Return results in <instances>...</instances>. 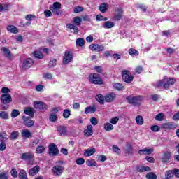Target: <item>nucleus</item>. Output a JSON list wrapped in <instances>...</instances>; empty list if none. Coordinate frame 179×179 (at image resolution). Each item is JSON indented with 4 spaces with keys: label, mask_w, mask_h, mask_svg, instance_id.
<instances>
[{
    "label": "nucleus",
    "mask_w": 179,
    "mask_h": 179,
    "mask_svg": "<svg viewBox=\"0 0 179 179\" xmlns=\"http://www.w3.org/2000/svg\"><path fill=\"white\" fill-rule=\"evenodd\" d=\"M126 101L129 104L134 106L135 107H140L143 101V97L141 95L132 96L130 95L126 98Z\"/></svg>",
    "instance_id": "nucleus-1"
},
{
    "label": "nucleus",
    "mask_w": 179,
    "mask_h": 179,
    "mask_svg": "<svg viewBox=\"0 0 179 179\" xmlns=\"http://www.w3.org/2000/svg\"><path fill=\"white\" fill-rule=\"evenodd\" d=\"M176 83V79L173 78H164L158 81L157 83V87H162V89H169L170 86H173Z\"/></svg>",
    "instance_id": "nucleus-2"
},
{
    "label": "nucleus",
    "mask_w": 179,
    "mask_h": 179,
    "mask_svg": "<svg viewBox=\"0 0 179 179\" xmlns=\"http://www.w3.org/2000/svg\"><path fill=\"white\" fill-rule=\"evenodd\" d=\"M0 100L3 110H8V107L5 106V104H10L12 103V95L10 94H2Z\"/></svg>",
    "instance_id": "nucleus-3"
},
{
    "label": "nucleus",
    "mask_w": 179,
    "mask_h": 179,
    "mask_svg": "<svg viewBox=\"0 0 179 179\" xmlns=\"http://www.w3.org/2000/svg\"><path fill=\"white\" fill-rule=\"evenodd\" d=\"M89 80L94 85H103L104 83V81H103V79L100 78V75L98 73H91L89 76Z\"/></svg>",
    "instance_id": "nucleus-4"
},
{
    "label": "nucleus",
    "mask_w": 179,
    "mask_h": 179,
    "mask_svg": "<svg viewBox=\"0 0 179 179\" xmlns=\"http://www.w3.org/2000/svg\"><path fill=\"white\" fill-rule=\"evenodd\" d=\"M50 10H51L53 15H56L57 16H59L64 13L62 10H61V4L59 2H55L52 6L50 7Z\"/></svg>",
    "instance_id": "nucleus-5"
},
{
    "label": "nucleus",
    "mask_w": 179,
    "mask_h": 179,
    "mask_svg": "<svg viewBox=\"0 0 179 179\" xmlns=\"http://www.w3.org/2000/svg\"><path fill=\"white\" fill-rule=\"evenodd\" d=\"M122 78L126 83H131L134 80V76L128 70H123L122 71Z\"/></svg>",
    "instance_id": "nucleus-6"
},
{
    "label": "nucleus",
    "mask_w": 179,
    "mask_h": 179,
    "mask_svg": "<svg viewBox=\"0 0 179 179\" xmlns=\"http://www.w3.org/2000/svg\"><path fill=\"white\" fill-rule=\"evenodd\" d=\"M59 153V150H58V147H57V145L52 143L49 145V156H58Z\"/></svg>",
    "instance_id": "nucleus-7"
},
{
    "label": "nucleus",
    "mask_w": 179,
    "mask_h": 179,
    "mask_svg": "<svg viewBox=\"0 0 179 179\" xmlns=\"http://www.w3.org/2000/svg\"><path fill=\"white\" fill-rule=\"evenodd\" d=\"M72 54L70 51H66L63 57V64L64 65H68L69 62H72Z\"/></svg>",
    "instance_id": "nucleus-8"
},
{
    "label": "nucleus",
    "mask_w": 179,
    "mask_h": 179,
    "mask_svg": "<svg viewBox=\"0 0 179 179\" xmlns=\"http://www.w3.org/2000/svg\"><path fill=\"white\" fill-rule=\"evenodd\" d=\"M52 172L54 176H59L64 173V166L56 165L52 167Z\"/></svg>",
    "instance_id": "nucleus-9"
},
{
    "label": "nucleus",
    "mask_w": 179,
    "mask_h": 179,
    "mask_svg": "<svg viewBox=\"0 0 179 179\" xmlns=\"http://www.w3.org/2000/svg\"><path fill=\"white\" fill-rule=\"evenodd\" d=\"M34 64V61H33L32 59H26L22 63V69H29V68H31V66H33Z\"/></svg>",
    "instance_id": "nucleus-10"
},
{
    "label": "nucleus",
    "mask_w": 179,
    "mask_h": 179,
    "mask_svg": "<svg viewBox=\"0 0 179 179\" xmlns=\"http://www.w3.org/2000/svg\"><path fill=\"white\" fill-rule=\"evenodd\" d=\"M34 107L36 110H47V104L41 101H36L34 102Z\"/></svg>",
    "instance_id": "nucleus-11"
},
{
    "label": "nucleus",
    "mask_w": 179,
    "mask_h": 179,
    "mask_svg": "<svg viewBox=\"0 0 179 179\" xmlns=\"http://www.w3.org/2000/svg\"><path fill=\"white\" fill-rule=\"evenodd\" d=\"M92 51H96L97 52H102L104 50V46L99 44H92L90 45Z\"/></svg>",
    "instance_id": "nucleus-12"
},
{
    "label": "nucleus",
    "mask_w": 179,
    "mask_h": 179,
    "mask_svg": "<svg viewBox=\"0 0 179 179\" xmlns=\"http://www.w3.org/2000/svg\"><path fill=\"white\" fill-rule=\"evenodd\" d=\"M22 120L24 121V124L27 128H31L34 125V121L31 120L29 117L22 116Z\"/></svg>",
    "instance_id": "nucleus-13"
},
{
    "label": "nucleus",
    "mask_w": 179,
    "mask_h": 179,
    "mask_svg": "<svg viewBox=\"0 0 179 179\" xmlns=\"http://www.w3.org/2000/svg\"><path fill=\"white\" fill-rule=\"evenodd\" d=\"M117 97V94L115 93L111 92L105 96V101L106 103H113L115 98Z\"/></svg>",
    "instance_id": "nucleus-14"
},
{
    "label": "nucleus",
    "mask_w": 179,
    "mask_h": 179,
    "mask_svg": "<svg viewBox=\"0 0 179 179\" xmlns=\"http://www.w3.org/2000/svg\"><path fill=\"white\" fill-rule=\"evenodd\" d=\"M124 13V10L121 8H117L115 10V13L114 15L115 20H121L122 19V14Z\"/></svg>",
    "instance_id": "nucleus-15"
},
{
    "label": "nucleus",
    "mask_w": 179,
    "mask_h": 179,
    "mask_svg": "<svg viewBox=\"0 0 179 179\" xmlns=\"http://www.w3.org/2000/svg\"><path fill=\"white\" fill-rule=\"evenodd\" d=\"M171 159V152L169 151H166L162 154V163H169V161Z\"/></svg>",
    "instance_id": "nucleus-16"
},
{
    "label": "nucleus",
    "mask_w": 179,
    "mask_h": 179,
    "mask_svg": "<svg viewBox=\"0 0 179 179\" xmlns=\"http://www.w3.org/2000/svg\"><path fill=\"white\" fill-rule=\"evenodd\" d=\"M21 159L22 160H31V159H34V155L30 152H24L22 154Z\"/></svg>",
    "instance_id": "nucleus-17"
},
{
    "label": "nucleus",
    "mask_w": 179,
    "mask_h": 179,
    "mask_svg": "<svg viewBox=\"0 0 179 179\" xmlns=\"http://www.w3.org/2000/svg\"><path fill=\"white\" fill-rule=\"evenodd\" d=\"M85 136H92L93 135V126L89 124L87 126V129L84 130Z\"/></svg>",
    "instance_id": "nucleus-18"
},
{
    "label": "nucleus",
    "mask_w": 179,
    "mask_h": 179,
    "mask_svg": "<svg viewBox=\"0 0 179 179\" xmlns=\"http://www.w3.org/2000/svg\"><path fill=\"white\" fill-rule=\"evenodd\" d=\"M154 150H155L153 148H143L142 150H139L138 153L139 155H152Z\"/></svg>",
    "instance_id": "nucleus-19"
},
{
    "label": "nucleus",
    "mask_w": 179,
    "mask_h": 179,
    "mask_svg": "<svg viewBox=\"0 0 179 179\" xmlns=\"http://www.w3.org/2000/svg\"><path fill=\"white\" fill-rule=\"evenodd\" d=\"M24 113L27 115H29V117H30V118L34 117V108H33L31 107L26 108L24 110Z\"/></svg>",
    "instance_id": "nucleus-20"
},
{
    "label": "nucleus",
    "mask_w": 179,
    "mask_h": 179,
    "mask_svg": "<svg viewBox=\"0 0 179 179\" xmlns=\"http://www.w3.org/2000/svg\"><path fill=\"white\" fill-rule=\"evenodd\" d=\"M40 171V166H36L31 169H29V174L31 177L36 176V174L38 173Z\"/></svg>",
    "instance_id": "nucleus-21"
},
{
    "label": "nucleus",
    "mask_w": 179,
    "mask_h": 179,
    "mask_svg": "<svg viewBox=\"0 0 179 179\" xmlns=\"http://www.w3.org/2000/svg\"><path fill=\"white\" fill-rule=\"evenodd\" d=\"M57 131H58L60 136H62V135H66V134L68 132V129H67L66 127H65V126H59L57 127Z\"/></svg>",
    "instance_id": "nucleus-22"
},
{
    "label": "nucleus",
    "mask_w": 179,
    "mask_h": 179,
    "mask_svg": "<svg viewBox=\"0 0 179 179\" xmlns=\"http://www.w3.org/2000/svg\"><path fill=\"white\" fill-rule=\"evenodd\" d=\"M94 153H96L95 148L86 149L84 152V156H85V157H89L90 156H93Z\"/></svg>",
    "instance_id": "nucleus-23"
},
{
    "label": "nucleus",
    "mask_w": 179,
    "mask_h": 179,
    "mask_svg": "<svg viewBox=\"0 0 179 179\" xmlns=\"http://www.w3.org/2000/svg\"><path fill=\"white\" fill-rule=\"evenodd\" d=\"M162 128L163 129H173V128H176V125L173 122H167L163 124Z\"/></svg>",
    "instance_id": "nucleus-24"
},
{
    "label": "nucleus",
    "mask_w": 179,
    "mask_h": 179,
    "mask_svg": "<svg viewBox=\"0 0 179 179\" xmlns=\"http://www.w3.org/2000/svg\"><path fill=\"white\" fill-rule=\"evenodd\" d=\"M7 30L10 33H13V34H17V33H19V29H17V28L14 25H8L7 27Z\"/></svg>",
    "instance_id": "nucleus-25"
},
{
    "label": "nucleus",
    "mask_w": 179,
    "mask_h": 179,
    "mask_svg": "<svg viewBox=\"0 0 179 179\" xmlns=\"http://www.w3.org/2000/svg\"><path fill=\"white\" fill-rule=\"evenodd\" d=\"M96 110L95 106H88L85 110V114H93L96 113Z\"/></svg>",
    "instance_id": "nucleus-26"
},
{
    "label": "nucleus",
    "mask_w": 179,
    "mask_h": 179,
    "mask_svg": "<svg viewBox=\"0 0 179 179\" xmlns=\"http://www.w3.org/2000/svg\"><path fill=\"white\" fill-rule=\"evenodd\" d=\"M99 10L102 13H106L108 10V4L106 3H102L99 6Z\"/></svg>",
    "instance_id": "nucleus-27"
},
{
    "label": "nucleus",
    "mask_w": 179,
    "mask_h": 179,
    "mask_svg": "<svg viewBox=\"0 0 179 179\" xmlns=\"http://www.w3.org/2000/svg\"><path fill=\"white\" fill-rule=\"evenodd\" d=\"M66 27L70 30H74V34H78V33H79V28L75 24H67Z\"/></svg>",
    "instance_id": "nucleus-28"
},
{
    "label": "nucleus",
    "mask_w": 179,
    "mask_h": 179,
    "mask_svg": "<svg viewBox=\"0 0 179 179\" xmlns=\"http://www.w3.org/2000/svg\"><path fill=\"white\" fill-rule=\"evenodd\" d=\"M113 87H114V89H115V90H118L119 92L125 90V87H124V85H122V84H121L120 83H115L113 85Z\"/></svg>",
    "instance_id": "nucleus-29"
},
{
    "label": "nucleus",
    "mask_w": 179,
    "mask_h": 179,
    "mask_svg": "<svg viewBox=\"0 0 179 179\" xmlns=\"http://www.w3.org/2000/svg\"><path fill=\"white\" fill-rule=\"evenodd\" d=\"M22 138H31V132L29 129H24L21 132Z\"/></svg>",
    "instance_id": "nucleus-30"
},
{
    "label": "nucleus",
    "mask_w": 179,
    "mask_h": 179,
    "mask_svg": "<svg viewBox=\"0 0 179 179\" xmlns=\"http://www.w3.org/2000/svg\"><path fill=\"white\" fill-rule=\"evenodd\" d=\"M115 24L114 22H111V21H106L104 22L103 27L104 29H113V27H114Z\"/></svg>",
    "instance_id": "nucleus-31"
},
{
    "label": "nucleus",
    "mask_w": 179,
    "mask_h": 179,
    "mask_svg": "<svg viewBox=\"0 0 179 179\" xmlns=\"http://www.w3.org/2000/svg\"><path fill=\"white\" fill-rule=\"evenodd\" d=\"M126 153L129 154V155H134V148H132V145H131V143H127V148H126Z\"/></svg>",
    "instance_id": "nucleus-32"
},
{
    "label": "nucleus",
    "mask_w": 179,
    "mask_h": 179,
    "mask_svg": "<svg viewBox=\"0 0 179 179\" xmlns=\"http://www.w3.org/2000/svg\"><path fill=\"white\" fill-rule=\"evenodd\" d=\"M1 50L3 51V52H4V55L7 58L12 57V54L10 53V51L9 50V49H8V48L3 47L1 48Z\"/></svg>",
    "instance_id": "nucleus-33"
},
{
    "label": "nucleus",
    "mask_w": 179,
    "mask_h": 179,
    "mask_svg": "<svg viewBox=\"0 0 179 179\" xmlns=\"http://www.w3.org/2000/svg\"><path fill=\"white\" fill-rule=\"evenodd\" d=\"M33 55L35 58H38V59H43L44 58V56L41 53V52L36 50L33 52Z\"/></svg>",
    "instance_id": "nucleus-34"
},
{
    "label": "nucleus",
    "mask_w": 179,
    "mask_h": 179,
    "mask_svg": "<svg viewBox=\"0 0 179 179\" xmlns=\"http://www.w3.org/2000/svg\"><path fill=\"white\" fill-rule=\"evenodd\" d=\"M96 101H98V103H99L101 104H104V101H106L105 96H103L101 95V94L96 95Z\"/></svg>",
    "instance_id": "nucleus-35"
},
{
    "label": "nucleus",
    "mask_w": 179,
    "mask_h": 179,
    "mask_svg": "<svg viewBox=\"0 0 179 179\" xmlns=\"http://www.w3.org/2000/svg\"><path fill=\"white\" fill-rule=\"evenodd\" d=\"M104 129L107 132H110V131H113V129H114V126H113V124H111L110 123H105Z\"/></svg>",
    "instance_id": "nucleus-36"
},
{
    "label": "nucleus",
    "mask_w": 179,
    "mask_h": 179,
    "mask_svg": "<svg viewBox=\"0 0 179 179\" xmlns=\"http://www.w3.org/2000/svg\"><path fill=\"white\" fill-rule=\"evenodd\" d=\"M139 173H145V171H150V167L149 166H139L137 168Z\"/></svg>",
    "instance_id": "nucleus-37"
},
{
    "label": "nucleus",
    "mask_w": 179,
    "mask_h": 179,
    "mask_svg": "<svg viewBox=\"0 0 179 179\" xmlns=\"http://www.w3.org/2000/svg\"><path fill=\"white\" fill-rule=\"evenodd\" d=\"M73 23L76 26H80L82 24V18L79 16H76L73 18Z\"/></svg>",
    "instance_id": "nucleus-38"
},
{
    "label": "nucleus",
    "mask_w": 179,
    "mask_h": 179,
    "mask_svg": "<svg viewBox=\"0 0 179 179\" xmlns=\"http://www.w3.org/2000/svg\"><path fill=\"white\" fill-rule=\"evenodd\" d=\"M129 54L132 57H138V55H139V52L134 48H131L129 50Z\"/></svg>",
    "instance_id": "nucleus-39"
},
{
    "label": "nucleus",
    "mask_w": 179,
    "mask_h": 179,
    "mask_svg": "<svg viewBox=\"0 0 179 179\" xmlns=\"http://www.w3.org/2000/svg\"><path fill=\"white\" fill-rule=\"evenodd\" d=\"M86 164L89 167H93V166H97V162H96L94 159H92V160L88 159L86 161Z\"/></svg>",
    "instance_id": "nucleus-40"
},
{
    "label": "nucleus",
    "mask_w": 179,
    "mask_h": 179,
    "mask_svg": "<svg viewBox=\"0 0 179 179\" xmlns=\"http://www.w3.org/2000/svg\"><path fill=\"white\" fill-rule=\"evenodd\" d=\"M136 122L137 125H143V122H144L143 117L141 115H138L136 117Z\"/></svg>",
    "instance_id": "nucleus-41"
},
{
    "label": "nucleus",
    "mask_w": 179,
    "mask_h": 179,
    "mask_svg": "<svg viewBox=\"0 0 179 179\" xmlns=\"http://www.w3.org/2000/svg\"><path fill=\"white\" fill-rule=\"evenodd\" d=\"M76 44L78 45V47H83V45H85V39L78 38L76 41Z\"/></svg>",
    "instance_id": "nucleus-42"
},
{
    "label": "nucleus",
    "mask_w": 179,
    "mask_h": 179,
    "mask_svg": "<svg viewBox=\"0 0 179 179\" xmlns=\"http://www.w3.org/2000/svg\"><path fill=\"white\" fill-rule=\"evenodd\" d=\"M19 176H20V179H28L27 173H26V171L24 169H22L20 171Z\"/></svg>",
    "instance_id": "nucleus-43"
},
{
    "label": "nucleus",
    "mask_w": 179,
    "mask_h": 179,
    "mask_svg": "<svg viewBox=\"0 0 179 179\" xmlns=\"http://www.w3.org/2000/svg\"><path fill=\"white\" fill-rule=\"evenodd\" d=\"M49 120L51 122H55L58 120V115L55 113H51L49 116Z\"/></svg>",
    "instance_id": "nucleus-44"
},
{
    "label": "nucleus",
    "mask_w": 179,
    "mask_h": 179,
    "mask_svg": "<svg viewBox=\"0 0 179 179\" xmlns=\"http://www.w3.org/2000/svg\"><path fill=\"white\" fill-rule=\"evenodd\" d=\"M145 177L147 179H157V176L156 174H155L153 172L148 173Z\"/></svg>",
    "instance_id": "nucleus-45"
},
{
    "label": "nucleus",
    "mask_w": 179,
    "mask_h": 179,
    "mask_svg": "<svg viewBox=\"0 0 179 179\" xmlns=\"http://www.w3.org/2000/svg\"><path fill=\"white\" fill-rule=\"evenodd\" d=\"M19 137V131H13L10 134V139L12 141H15V139H17Z\"/></svg>",
    "instance_id": "nucleus-46"
},
{
    "label": "nucleus",
    "mask_w": 179,
    "mask_h": 179,
    "mask_svg": "<svg viewBox=\"0 0 179 179\" xmlns=\"http://www.w3.org/2000/svg\"><path fill=\"white\" fill-rule=\"evenodd\" d=\"M0 118H2V120H8V118H9V115H8V113L1 111L0 112Z\"/></svg>",
    "instance_id": "nucleus-47"
},
{
    "label": "nucleus",
    "mask_w": 179,
    "mask_h": 179,
    "mask_svg": "<svg viewBox=\"0 0 179 179\" xmlns=\"http://www.w3.org/2000/svg\"><path fill=\"white\" fill-rule=\"evenodd\" d=\"M6 149V143H5V141L1 140L0 143V152H3Z\"/></svg>",
    "instance_id": "nucleus-48"
},
{
    "label": "nucleus",
    "mask_w": 179,
    "mask_h": 179,
    "mask_svg": "<svg viewBox=\"0 0 179 179\" xmlns=\"http://www.w3.org/2000/svg\"><path fill=\"white\" fill-rule=\"evenodd\" d=\"M64 118H69L71 117V110L69 109H65L63 112Z\"/></svg>",
    "instance_id": "nucleus-49"
},
{
    "label": "nucleus",
    "mask_w": 179,
    "mask_h": 179,
    "mask_svg": "<svg viewBox=\"0 0 179 179\" xmlns=\"http://www.w3.org/2000/svg\"><path fill=\"white\" fill-rule=\"evenodd\" d=\"M45 150V148H44V146L41 145V146H38L36 148V153L38 154H41V153H44V151Z\"/></svg>",
    "instance_id": "nucleus-50"
},
{
    "label": "nucleus",
    "mask_w": 179,
    "mask_h": 179,
    "mask_svg": "<svg viewBox=\"0 0 179 179\" xmlns=\"http://www.w3.org/2000/svg\"><path fill=\"white\" fill-rule=\"evenodd\" d=\"M112 149L116 155H121V150L117 146V145H113Z\"/></svg>",
    "instance_id": "nucleus-51"
},
{
    "label": "nucleus",
    "mask_w": 179,
    "mask_h": 179,
    "mask_svg": "<svg viewBox=\"0 0 179 179\" xmlns=\"http://www.w3.org/2000/svg\"><path fill=\"white\" fill-rule=\"evenodd\" d=\"M156 121H163L164 120V114L159 113L155 116Z\"/></svg>",
    "instance_id": "nucleus-52"
},
{
    "label": "nucleus",
    "mask_w": 179,
    "mask_h": 179,
    "mask_svg": "<svg viewBox=\"0 0 179 179\" xmlns=\"http://www.w3.org/2000/svg\"><path fill=\"white\" fill-rule=\"evenodd\" d=\"M118 121H120V117H113L110 120L109 122L110 124H113V125H115L117 124V122H118Z\"/></svg>",
    "instance_id": "nucleus-53"
},
{
    "label": "nucleus",
    "mask_w": 179,
    "mask_h": 179,
    "mask_svg": "<svg viewBox=\"0 0 179 179\" xmlns=\"http://www.w3.org/2000/svg\"><path fill=\"white\" fill-rule=\"evenodd\" d=\"M20 114V113L17 110L13 109L11 112V117L13 118H16V117H17Z\"/></svg>",
    "instance_id": "nucleus-54"
},
{
    "label": "nucleus",
    "mask_w": 179,
    "mask_h": 179,
    "mask_svg": "<svg viewBox=\"0 0 179 179\" xmlns=\"http://www.w3.org/2000/svg\"><path fill=\"white\" fill-rule=\"evenodd\" d=\"M57 65V59H53L49 62L48 66L49 68H54Z\"/></svg>",
    "instance_id": "nucleus-55"
},
{
    "label": "nucleus",
    "mask_w": 179,
    "mask_h": 179,
    "mask_svg": "<svg viewBox=\"0 0 179 179\" xmlns=\"http://www.w3.org/2000/svg\"><path fill=\"white\" fill-rule=\"evenodd\" d=\"M174 173L173 171H168L166 173H165V178H169L171 179V177H173Z\"/></svg>",
    "instance_id": "nucleus-56"
},
{
    "label": "nucleus",
    "mask_w": 179,
    "mask_h": 179,
    "mask_svg": "<svg viewBox=\"0 0 179 179\" xmlns=\"http://www.w3.org/2000/svg\"><path fill=\"white\" fill-rule=\"evenodd\" d=\"M150 129L152 132H159V131H160V127L157 125H153L150 127Z\"/></svg>",
    "instance_id": "nucleus-57"
},
{
    "label": "nucleus",
    "mask_w": 179,
    "mask_h": 179,
    "mask_svg": "<svg viewBox=\"0 0 179 179\" xmlns=\"http://www.w3.org/2000/svg\"><path fill=\"white\" fill-rule=\"evenodd\" d=\"M76 164L78 166H82V164H85V159L83 158H78L76 161Z\"/></svg>",
    "instance_id": "nucleus-58"
},
{
    "label": "nucleus",
    "mask_w": 179,
    "mask_h": 179,
    "mask_svg": "<svg viewBox=\"0 0 179 179\" xmlns=\"http://www.w3.org/2000/svg\"><path fill=\"white\" fill-rule=\"evenodd\" d=\"M1 93H3V94H9V93H10V90L6 87H4L1 89Z\"/></svg>",
    "instance_id": "nucleus-59"
},
{
    "label": "nucleus",
    "mask_w": 179,
    "mask_h": 179,
    "mask_svg": "<svg viewBox=\"0 0 179 179\" xmlns=\"http://www.w3.org/2000/svg\"><path fill=\"white\" fill-rule=\"evenodd\" d=\"M74 13H79L80 12H83V7L77 6L73 10Z\"/></svg>",
    "instance_id": "nucleus-60"
},
{
    "label": "nucleus",
    "mask_w": 179,
    "mask_h": 179,
    "mask_svg": "<svg viewBox=\"0 0 179 179\" xmlns=\"http://www.w3.org/2000/svg\"><path fill=\"white\" fill-rule=\"evenodd\" d=\"M43 78L45 79L51 80V79H52V74L51 73H43Z\"/></svg>",
    "instance_id": "nucleus-61"
},
{
    "label": "nucleus",
    "mask_w": 179,
    "mask_h": 179,
    "mask_svg": "<svg viewBox=\"0 0 179 179\" xmlns=\"http://www.w3.org/2000/svg\"><path fill=\"white\" fill-rule=\"evenodd\" d=\"M10 173L12 177H13V178H17V171H16L15 169H12L10 171Z\"/></svg>",
    "instance_id": "nucleus-62"
},
{
    "label": "nucleus",
    "mask_w": 179,
    "mask_h": 179,
    "mask_svg": "<svg viewBox=\"0 0 179 179\" xmlns=\"http://www.w3.org/2000/svg\"><path fill=\"white\" fill-rule=\"evenodd\" d=\"M98 160L101 162H106V160H107V157L103 155H100L98 156Z\"/></svg>",
    "instance_id": "nucleus-63"
},
{
    "label": "nucleus",
    "mask_w": 179,
    "mask_h": 179,
    "mask_svg": "<svg viewBox=\"0 0 179 179\" xmlns=\"http://www.w3.org/2000/svg\"><path fill=\"white\" fill-rule=\"evenodd\" d=\"M90 122L94 126L97 125L99 124V121L97 120V118L93 117L90 119Z\"/></svg>",
    "instance_id": "nucleus-64"
}]
</instances>
